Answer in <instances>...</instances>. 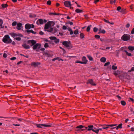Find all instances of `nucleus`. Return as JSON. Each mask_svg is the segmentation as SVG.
<instances>
[{
  "instance_id": "1",
  "label": "nucleus",
  "mask_w": 134,
  "mask_h": 134,
  "mask_svg": "<svg viewBox=\"0 0 134 134\" xmlns=\"http://www.w3.org/2000/svg\"><path fill=\"white\" fill-rule=\"evenodd\" d=\"M53 23V21H49L45 25L44 29L45 30L51 32L53 30V28L51 26V24Z\"/></svg>"
},
{
  "instance_id": "2",
  "label": "nucleus",
  "mask_w": 134,
  "mask_h": 134,
  "mask_svg": "<svg viewBox=\"0 0 134 134\" xmlns=\"http://www.w3.org/2000/svg\"><path fill=\"white\" fill-rule=\"evenodd\" d=\"M2 40L4 42L6 43H11L12 42V40L10 38L9 35H7L4 36Z\"/></svg>"
},
{
  "instance_id": "3",
  "label": "nucleus",
  "mask_w": 134,
  "mask_h": 134,
  "mask_svg": "<svg viewBox=\"0 0 134 134\" xmlns=\"http://www.w3.org/2000/svg\"><path fill=\"white\" fill-rule=\"evenodd\" d=\"M41 44L39 43H36L33 47V49L35 50L36 51H38L40 48Z\"/></svg>"
},
{
  "instance_id": "4",
  "label": "nucleus",
  "mask_w": 134,
  "mask_h": 134,
  "mask_svg": "<svg viewBox=\"0 0 134 134\" xmlns=\"http://www.w3.org/2000/svg\"><path fill=\"white\" fill-rule=\"evenodd\" d=\"M130 36L129 35H124L121 37V39L124 41H126L130 39Z\"/></svg>"
},
{
  "instance_id": "5",
  "label": "nucleus",
  "mask_w": 134,
  "mask_h": 134,
  "mask_svg": "<svg viewBox=\"0 0 134 134\" xmlns=\"http://www.w3.org/2000/svg\"><path fill=\"white\" fill-rule=\"evenodd\" d=\"M36 42L34 40H28L27 43L29 44L31 46L34 45L36 43Z\"/></svg>"
},
{
  "instance_id": "6",
  "label": "nucleus",
  "mask_w": 134,
  "mask_h": 134,
  "mask_svg": "<svg viewBox=\"0 0 134 134\" xmlns=\"http://www.w3.org/2000/svg\"><path fill=\"white\" fill-rule=\"evenodd\" d=\"M44 22L45 23H46L47 22V21L44 20V21L42 19H39L37 21L36 24L38 25H42L43 24Z\"/></svg>"
},
{
  "instance_id": "7",
  "label": "nucleus",
  "mask_w": 134,
  "mask_h": 134,
  "mask_svg": "<svg viewBox=\"0 0 134 134\" xmlns=\"http://www.w3.org/2000/svg\"><path fill=\"white\" fill-rule=\"evenodd\" d=\"M36 126L37 127L40 128H43V127H49L51 126V125H45L43 124H36Z\"/></svg>"
},
{
  "instance_id": "8",
  "label": "nucleus",
  "mask_w": 134,
  "mask_h": 134,
  "mask_svg": "<svg viewBox=\"0 0 134 134\" xmlns=\"http://www.w3.org/2000/svg\"><path fill=\"white\" fill-rule=\"evenodd\" d=\"M44 54L45 56L48 57H52L53 55L51 52L48 51L44 52Z\"/></svg>"
},
{
  "instance_id": "9",
  "label": "nucleus",
  "mask_w": 134,
  "mask_h": 134,
  "mask_svg": "<svg viewBox=\"0 0 134 134\" xmlns=\"http://www.w3.org/2000/svg\"><path fill=\"white\" fill-rule=\"evenodd\" d=\"M84 128H85L81 130H77V131L81 130V131H83L85 130L86 129H87V127H85V126H84L82 125H79L78 126H77L76 127V128L77 129H82Z\"/></svg>"
},
{
  "instance_id": "10",
  "label": "nucleus",
  "mask_w": 134,
  "mask_h": 134,
  "mask_svg": "<svg viewBox=\"0 0 134 134\" xmlns=\"http://www.w3.org/2000/svg\"><path fill=\"white\" fill-rule=\"evenodd\" d=\"M63 44L65 47L69 48L70 46V42H68L66 41H64L63 43Z\"/></svg>"
},
{
  "instance_id": "11",
  "label": "nucleus",
  "mask_w": 134,
  "mask_h": 134,
  "mask_svg": "<svg viewBox=\"0 0 134 134\" xmlns=\"http://www.w3.org/2000/svg\"><path fill=\"white\" fill-rule=\"evenodd\" d=\"M88 83H90L91 85L94 86H96V85L92 79L88 80V82H87V84Z\"/></svg>"
},
{
  "instance_id": "12",
  "label": "nucleus",
  "mask_w": 134,
  "mask_h": 134,
  "mask_svg": "<svg viewBox=\"0 0 134 134\" xmlns=\"http://www.w3.org/2000/svg\"><path fill=\"white\" fill-rule=\"evenodd\" d=\"M16 28L18 30H20L23 28L22 24L21 23H18L17 24V26Z\"/></svg>"
},
{
  "instance_id": "13",
  "label": "nucleus",
  "mask_w": 134,
  "mask_h": 134,
  "mask_svg": "<svg viewBox=\"0 0 134 134\" xmlns=\"http://www.w3.org/2000/svg\"><path fill=\"white\" fill-rule=\"evenodd\" d=\"M87 129H86L88 131L92 130L93 131L95 132V130L94 129V127L93 125H89L88 126Z\"/></svg>"
},
{
  "instance_id": "14",
  "label": "nucleus",
  "mask_w": 134,
  "mask_h": 134,
  "mask_svg": "<svg viewBox=\"0 0 134 134\" xmlns=\"http://www.w3.org/2000/svg\"><path fill=\"white\" fill-rule=\"evenodd\" d=\"M49 38L51 40H54V42L55 43H58L59 42V39L55 37H49Z\"/></svg>"
},
{
  "instance_id": "15",
  "label": "nucleus",
  "mask_w": 134,
  "mask_h": 134,
  "mask_svg": "<svg viewBox=\"0 0 134 134\" xmlns=\"http://www.w3.org/2000/svg\"><path fill=\"white\" fill-rule=\"evenodd\" d=\"M117 125L116 124L115 125H103V127H102L103 129H106L108 128L109 126H110L111 127H113L114 126H115Z\"/></svg>"
},
{
  "instance_id": "16",
  "label": "nucleus",
  "mask_w": 134,
  "mask_h": 134,
  "mask_svg": "<svg viewBox=\"0 0 134 134\" xmlns=\"http://www.w3.org/2000/svg\"><path fill=\"white\" fill-rule=\"evenodd\" d=\"M64 4L66 7H69L71 5L70 2L69 1H65L64 3Z\"/></svg>"
},
{
  "instance_id": "17",
  "label": "nucleus",
  "mask_w": 134,
  "mask_h": 134,
  "mask_svg": "<svg viewBox=\"0 0 134 134\" xmlns=\"http://www.w3.org/2000/svg\"><path fill=\"white\" fill-rule=\"evenodd\" d=\"M82 62L83 63V64H86L87 62V60L86 59V58L85 57H83L82 58Z\"/></svg>"
},
{
  "instance_id": "18",
  "label": "nucleus",
  "mask_w": 134,
  "mask_h": 134,
  "mask_svg": "<svg viewBox=\"0 0 134 134\" xmlns=\"http://www.w3.org/2000/svg\"><path fill=\"white\" fill-rule=\"evenodd\" d=\"M40 63L39 62H32L31 63V65L32 66H36L40 65Z\"/></svg>"
},
{
  "instance_id": "19",
  "label": "nucleus",
  "mask_w": 134,
  "mask_h": 134,
  "mask_svg": "<svg viewBox=\"0 0 134 134\" xmlns=\"http://www.w3.org/2000/svg\"><path fill=\"white\" fill-rule=\"evenodd\" d=\"M31 25L29 24H27L25 25V27L26 29L29 30L31 28Z\"/></svg>"
},
{
  "instance_id": "20",
  "label": "nucleus",
  "mask_w": 134,
  "mask_h": 134,
  "mask_svg": "<svg viewBox=\"0 0 134 134\" xmlns=\"http://www.w3.org/2000/svg\"><path fill=\"white\" fill-rule=\"evenodd\" d=\"M22 46L25 49H28L30 48V47L29 46L27 45L25 43L22 45Z\"/></svg>"
},
{
  "instance_id": "21",
  "label": "nucleus",
  "mask_w": 134,
  "mask_h": 134,
  "mask_svg": "<svg viewBox=\"0 0 134 134\" xmlns=\"http://www.w3.org/2000/svg\"><path fill=\"white\" fill-rule=\"evenodd\" d=\"M122 124H120L118 126L115 127H113V128L114 129L115 128H116V130H118L119 128L121 129L122 128Z\"/></svg>"
},
{
  "instance_id": "22",
  "label": "nucleus",
  "mask_w": 134,
  "mask_h": 134,
  "mask_svg": "<svg viewBox=\"0 0 134 134\" xmlns=\"http://www.w3.org/2000/svg\"><path fill=\"white\" fill-rule=\"evenodd\" d=\"M105 31L104 30H99V32H98V34L100 33H102L103 34H105Z\"/></svg>"
},
{
  "instance_id": "23",
  "label": "nucleus",
  "mask_w": 134,
  "mask_h": 134,
  "mask_svg": "<svg viewBox=\"0 0 134 134\" xmlns=\"http://www.w3.org/2000/svg\"><path fill=\"white\" fill-rule=\"evenodd\" d=\"M10 35L11 36H12L13 37L17 36H18V34H16L14 33H11L10 34Z\"/></svg>"
},
{
  "instance_id": "24",
  "label": "nucleus",
  "mask_w": 134,
  "mask_h": 134,
  "mask_svg": "<svg viewBox=\"0 0 134 134\" xmlns=\"http://www.w3.org/2000/svg\"><path fill=\"white\" fill-rule=\"evenodd\" d=\"M100 61L103 63H105L106 61V59L104 57H102L100 59Z\"/></svg>"
},
{
  "instance_id": "25",
  "label": "nucleus",
  "mask_w": 134,
  "mask_h": 134,
  "mask_svg": "<svg viewBox=\"0 0 134 134\" xmlns=\"http://www.w3.org/2000/svg\"><path fill=\"white\" fill-rule=\"evenodd\" d=\"M27 32L28 33L31 32V33H32L33 34H35L36 33V32H34V31H33V30H27Z\"/></svg>"
},
{
  "instance_id": "26",
  "label": "nucleus",
  "mask_w": 134,
  "mask_h": 134,
  "mask_svg": "<svg viewBox=\"0 0 134 134\" xmlns=\"http://www.w3.org/2000/svg\"><path fill=\"white\" fill-rule=\"evenodd\" d=\"M128 49L131 51H133L134 50V47L129 46L128 47Z\"/></svg>"
},
{
  "instance_id": "27",
  "label": "nucleus",
  "mask_w": 134,
  "mask_h": 134,
  "mask_svg": "<svg viewBox=\"0 0 134 134\" xmlns=\"http://www.w3.org/2000/svg\"><path fill=\"white\" fill-rule=\"evenodd\" d=\"M75 12L77 13H81L82 12V10L78 9H77L75 10Z\"/></svg>"
},
{
  "instance_id": "28",
  "label": "nucleus",
  "mask_w": 134,
  "mask_h": 134,
  "mask_svg": "<svg viewBox=\"0 0 134 134\" xmlns=\"http://www.w3.org/2000/svg\"><path fill=\"white\" fill-rule=\"evenodd\" d=\"M124 52L126 53V54L127 55L130 56L132 55L131 54L129 53L126 50H124Z\"/></svg>"
},
{
  "instance_id": "29",
  "label": "nucleus",
  "mask_w": 134,
  "mask_h": 134,
  "mask_svg": "<svg viewBox=\"0 0 134 134\" xmlns=\"http://www.w3.org/2000/svg\"><path fill=\"white\" fill-rule=\"evenodd\" d=\"M8 6V5L6 4H2V7L3 8H6Z\"/></svg>"
},
{
  "instance_id": "30",
  "label": "nucleus",
  "mask_w": 134,
  "mask_h": 134,
  "mask_svg": "<svg viewBox=\"0 0 134 134\" xmlns=\"http://www.w3.org/2000/svg\"><path fill=\"white\" fill-rule=\"evenodd\" d=\"M84 37V34L82 33H81L80 35V37L82 39Z\"/></svg>"
},
{
  "instance_id": "31",
  "label": "nucleus",
  "mask_w": 134,
  "mask_h": 134,
  "mask_svg": "<svg viewBox=\"0 0 134 134\" xmlns=\"http://www.w3.org/2000/svg\"><path fill=\"white\" fill-rule=\"evenodd\" d=\"M49 14L51 15H58V14L53 13H49Z\"/></svg>"
},
{
  "instance_id": "32",
  "label": "nucleus",
  "mask_w": 134,
  "mask_h": 134,
  "mask_svg": "<svg viewBox=\"0 0 134 134\" xmlns=\"http://www.w3.org/2000/svg\"><path fill=\"white\" fill-rule=\"evenodd\" d=\"M17 23L16 21H15L13 22L12 24V26H14L17 25Z\"/></svg>"
},
{
  "instance_id": "33",
  "label": "nucleus",
  "mask_w": 134,
  "mask_h": 134,
  "mask_svg": "<svg viewBox=\"0 0 134 134\" xmlns=\"http://www.w3.org/2000/svg\"><path fill=\"white\" fill-rule=\"evenodd\" d=\"M121 103L122 105H124V106L126 104L125 102V101H123V100H122V101H121Z\"/></svg>"
},
{
  "instance_id": "34",
  "label": "nucleus",
  "mask_w": 134,
  "mask_h": 134,
  "mask_svg": "<svg viewBox=\"0 0 134 134\" xmlns=\"http://www.w3.org/2000/svg\"><path fill=\"white\" fill-rule=\"evenodd\" d=\"M102 128H99L98 129H97V130H95V132H96V133H98L99 131V130H102Z\"/></svg>"
},
{
  "instance_id": "35",
  "label": "nucleus",
  "mask_w": 134,
  "mask_h": 134,
  "mask_svg": "<svg viewBox=\"0 0 134 134\" xmlns=\"http://www.w3.org/2000/svg\"><path fill=\"white\" fill-rule=\"evenodd\" d=\"M91 25H89L88 26L87 28V32H89L90 29V27H91Z\"/></svg>"
},
{
  "instance_id": "36",
  "label": "nucleus",
  "mask_w": 134,
  "mask_h": 134,
  "mask_svg": "<svg viewBox=\"0 0 134 134\" xmlns=\"http://www.w3.org/2000/svg\"><path fill=\"white\" fill-rule=\"evenodd\" d=\"M49 46L48 44V43H45L44 44V47L46 48H47Z\"/></svg>"
},
{
  "instance_id": "37",
  "label": "nucleus",
  "mask_w": 134,
  "mask_h": 134,
  "mask_svg": "<svg viewBox=\"0 0 134 134\" xmlns=\"http://www.w3.org/2000/svg\"><path fill=\"white\" fill-rule=\"evenodd\" d=\"M87 57L90 60H92L93 59L91 56L90 55H88L87 56Z\"/></svg>"
},
{
  "instance_id": "38",
  "label": "nucleus",
  "mask_w": 134,
  "mask_h": 134,
  "mask_svg": "<svg viewBox=\"0 0 134 134\" xmlns=\"http://www.w3.org/2000/svg\"><path fill=\"white\" fill-rule=\"evenodd\" d=\"M79 31L77 29L75 30L74 32V33L75 35H77L78 34Z\"/></svg>"
},
{
  "instance_id": "39",
  "label": "nucleus",
  "mask_w": 134,
  "mask_h": 134,
  "mask_svg": "<svg viewBox=\"0 0 134 134\" xmlns=\"http://www.w3.org/2000/svg\"><path fill=\"white\" fill-rule=\"evenodd\" d=\"M117 67L116 66H115L114 65H113L112 66V69L115 70L116 69H117Z\"/></svg>"
},
{
  "instance_id": "40",
  "label": "nucleus",
  "mask_w": 134,
  "mask_h": 134,
  "mask_svg": "<svg viewBox=\"0 0 134 134\" xmlns=\"http://www.w3.org/2000/svg\"><path fill=\"white\" fill-rule=\"evenodd\" d=\"M98 30V29L97 28L94 27L93 28V31L94 32H96Z\"/></svg>"
},
{
  "instance_id": "41",
  "label": "nucleus",
  "mask_w": 134,
  "mask_h": 134,
  "mask_svg": "<svg viewBox=\"0 0 134 134\" xmlns=\"http://www.w3.org/2000/svg\"><path fill=\"white\" fill-rule=\"evenodd\" d=\"M94 37L98 39L100 38V36L99 35H95Z\"/></svg>"
},
{
  "instance_id": "42",
  "label": "nucleus",
  "mask_w": 134,
  "mask_h": 134,
  "mask_svg": "<svg viewBox=\"0 0 134 134\" xmlns=\"http://www.w3.org/2000/svg\"><path fill=\"white\" fill-rule=\"evenodd\" d=\"M3 23V22L2 20L0 19V26H2Z\"/></svg>"
},
{
  "instance_id": "43",
  "label": "nucleus",
  "mask_w": 134,
  "mask_h": 134,
  "mask_svg": "<svg viewBox=\"0 0 134 134\" xmlns=\"http://www.w3.org/2000/svg\"><path fill=\"white\" fill-rule=\"evenodd\" d=\"M47 4L48 5H50L51 4V1H48L47 2Z\"/></svg>"
},
{
  "instance_id": "44",
  "label": "nucleus",
  "mask_w": 134,
  "mask_h": 134,
  "mask_svg": "<svg viewBox=\"0 0 134 134\" xmlns=\"http://www.w3.org/2000/svg\"><path fill=\"white\" fill-rule=\"evenodd\" d=\"M133 71H134V67H132L131 68V70L129 71V72Z\"/></svg>"
},
{
  "instance_id": "45",
  "label": "nucleus",
  "mask_w": 134,
  "mask_h": 134,
  "mask_svg": "<svg viewBox=\"0 0 134 134\" xmlns=\"http://www.w3.org/2000/svg\"><path fill=\"white\" fill-rule=\"evenodd\" d=\"M110 64V62H108L107 63H105V64L104 65V66H106L109 65Z\"/></svg>"
},
{
  "instance_id": "46",
  "label": "nucleus",
  "mask_w": 134,
  "mask_h": 134,
  "mask_svg": "<svg viewBox=\"0 0 134 134\" xmlns=\"http://www.w3.org/2000/svg\"><path fill=\"white\" fill-rule=\"evenodd\" d=\"M15 39L17 41H20L21 40V38L19 37H16Z\"/></svg>"
},
{
  "instance_id": "47",
  "label": "nucleus",
  "mask_w": 134,
  "mask_h": 134,
  "mask_svg": "<svg viewBox=\"0 0 134 134\" xmlns=\"http://www.w3.org/2000/svg\"><path fill=\"white\" fill-rule=\"evenodd\" d=\"M62 28L64 30H66L67 29L65 25H64L63 26Z\"/></svg>"
},
{
  "instance_id": "48",
  "label": "nucleus",
  "mask_w": 134,
  "mask_h": 134,
  "mask_svg": "<svg viewBox=\"0 0 134 134\" xmlns=\"http://www.w3.org/2000/svg\"><path fill=\"white\" fill-rule=\"evenodd\" d=\"M115 1H113V0H110V3L111 4H113V3H115Z\"/></svg>"
},
{
  "instance_id": "49",
  "label": "nucleus",
  "mask_w": 134,
  "mask_h": 134,
  "mask_svg": "<svg viewBox=\"0 0 134 134\" xmlns=\"http://www.w3.org/2000/svg\"><path fill=\"white\" fill-rule=\"evenodd\" d=\"M57 58V60H58L59 61H60V60H62V61H63V60L62 59H61L60 58L57 57L56 58Z\"/></svg>"
},
{
  "instance_id": "50",
  "label": "nucleus",
  "mask_w": 134,
  "mask_h": 134,
  "mask_svg": "<svg viewBox=\"0 0 134 134\" xmlns=\"http://www.w3.org/2000/svg\"><path fill=\"white\" fill-rule=\"evenodd\" d=\"M121 9V7L119 6L117 8V10L118 11L120 10Z\"/></svg>"
},
{
  "instance_id": "51",
  "label": "nucleus",
  "mask_w": 134,
  "mask_h": 134,
  "mask_svg": "<svg viewBox=\"0 0 134 134\" xmlns=\"http://www.w3.org/2000/svg\"><path fill=\"white\" fill-rule=\"evenodd\" d=\"M7 55L6 53H4L3 54V56L4 58H6L7 57Z\"/></svg>"
},
{
  "instance_id": "52",
  "label": "nucleus",
  "mask_w": 134,
  "mask_h": 134,
  "mask_svg": "<svg viewBox=\"0 0 134 134\" xmlns=\"http://www.w3.org/2000/svg\"><path fill=\"white\" fill-rule=\"evenodd\" d=\"M76 63H79L81 64H83V63L82 62L80 61H77L76 62Z\"/></svg>"
},
{
  "instance_id": "53",
  "label": "nucleus",
  "mask_w": 134,
  "mask_h": 134,
  "mask_svg": "<svg viewBox=\"0 0 134 134\" xmlns=\"http://www.w3.org/2000/svg\"><path fill=\"white\" fill-rule=\"evenodd\" d=\"M104 20L105 22L107 23H110V22H109L108 21L106 20L105 19H104Z\"/></svg>"
},
{
  "instance_id": "54",
  "label": "nucleus",
  "mask_w": 134,
  "mask_h": 134,
  "mask_svg": "<svg viewBox=\"0 0 134 134\" xmlns=\"http://www.w3.org/2000/svg\"><path fill=\"white\" fill-rule=\"evenodd\" d=\"M43 41H44V42H49L48 40L46 38H44V39Z\"/></svg>"
},
{
  "instance_id": "55",
  "label": "nucleus",
  "mask_w": 134,
  "mask_h": 134,
  "mask_svg": "<svg viewBox=\"0 0 134 134\" xmlns=\"http://www.w3.org/2000/svg\"><path fill=\"white\" fill-rule=\"evenodd\" d=\"M67 29L69 31H70L72 30L71 29V28L70 27H68L67 28Z\"/></svg>"
},
{
  "instance_id": "56",
  "label": "nucleus",
  "mask_w": 134,
  "mask_h": 134,
  "mask_svg": "<svg viewBox=\"0 0 134 134\" xmlns=\"http://www.w3.org/2000/svg\"><path fill=\"white\" fill-rule=\"evenodd\" d=\"M16 59V58L15 57H12V58H11L10 59L11 60H15Z\"/></svg>"
},
{
  "instance_id": "57",
  "label": "nucleus",
  "mask_w": 134,
  "mask_h": 134,
  "mask_svg": "<svg viewBox=\"0 0 134 134\" xmlns=\"http://www.w3.org/2000/svg\"><path fill=\"white\" fill-rule=\"evenodd\" d=\"M131 33L132 34H134V28H133L131 32Z\"/></svg>"
},
{
  "instance_id": "58",
  "label": "nucleus",
  "mask_w": 134,
  "mask_h": 134,
  "mask_svg": "<svg viewBox=\"0 0 134 134\" xmlns=\"http://www.w3.org/2000/svg\"><path fill=\"white\" fill-rule=\"evenodd\" d=\"M39 34L41 35H42L44 33L42 31H41L40 32Z\"/></svg>"
},
{
  "instance_id": "59",
  "label": "nucleus",
  "mask_w": 134,
  "mask_h": 134,
  "mask_svg": "<svg viewBox=\"0 0 134 134\" xmlns=\"http://www.w3.org/2000/svg\"><path fill=\"white\" fill-rule=\"evenodd\" d=\"M129 101H131L133 102L134 101L133 99L131 98H130V99H129Z\"/></svg>"
},
{
  "instance_id": "60",
  "label": "nucleus",
  "mask_w": 134,
  "mask_h": 134,
  "mask_svg": "<svg viewBox=\"0 0 134 134\" xmlns=\"http://www.w3.org/2000/svg\"><path fill=\"white\" fill-rule=\"evenodd\" d=\"M130 25L129 24H127L126 25V27L127 28H128L129 27Z\"/></svg>"
},
{
  "instance_id": "61",
  "label": "nucleus",
  "mask_w": 134,
  "mask_h": 134,
  "mask_svg": "<svg viewBox=\"0 0 134 134\" xmlns=\"http://www.w3.org/2000/svg\"><path fill=\"white\" fill-rule=\"evenodd\" d=\"M13 125H14V126H20V124H13Z\"/></svg>"
},
{
  "instance_id": "62",
  "label": "nucleus",
  "mask_w": 134,
  "mask_h": 134,
  "mask_svg": "<svg viewBox=\"0 0 134 134\" xmlns=\"http://www.w3.org/2000/svg\"><path fill=\"white\" fill-rule=\"evenodd\" d=\"M45 49V48H41L40 49V50L41 51H44Z\"/></svg>"
},
{
  "instance_id": "63",
  "label": "nucleus",
  "mask_w": 134,
  "mask_h": 134,
  "mask_svg": "<svg viewBox=\"0 0 134 134\" xmlns=\"http://www.w3.org/2000/svg\"><path fill=\"white\" fill-rule=\"evenodd\" d=\"M31 25V27L32 28H34V25H33V24H32V25Z\"/></svg>"
},
{
  "instance_id": "64",
  "label": "nucleus",
  "mask_w": 134,
  "mask_h": 134,
  "mask_svg": "<svg viewBox=\"0 0 134 134\" xmlns=\"http://www.w3.org/2000/svg\"><path fill=\"white\" fill-rule=\"evenodd\" d=\"M131 131H134V127H132L131 128Z\"/></svg>"
}]
</instances>
